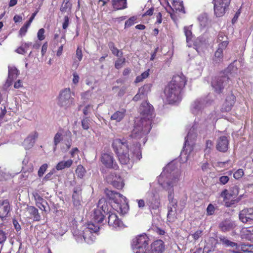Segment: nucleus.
Returning a JSON list of instances; mask_svg holds the SVG:
<instances>
[{
  "mask_svg": "<svg viewBox=\"0 0 253 253\" xmlns=\"http://www.w3.org/2000/svg\"><path fill=\"white\" fill-rule=\"evenodd\" d=\"M108 209H109V207H108ZM106 213L109 214L108 222L110 226L113 228H117L123 226L122 221L118 218L116 213L112 212L109 209H108V212Z\"/></svg>",
  "mask_w": 253,
  "mask_h": 253,
  "instance_id": "obj_17",
  "label": "nucleus"
},
{
  "mask_svg": "<svg viewBox=\"0 0 253 253\" xmlns=\"http://www.w3.org/2000/svg\"><path fill=\"white\" fill-rule=\"evenodd\" d=\"M219 181L222 184H226L229 180V178L227 176H222L219 177Z\"/></svg>",
  "mask_w": 253,
  "mask_h": 253,
  "instance_id": "obj_61",
  "label": "nucleus"
},
{
  "mask_svg": "<svg viewBox=\"0 0 253 253\" xmlns=\"http://www.w3.org/2000/svg\"><path fill=\"white\" fill-rule=\"evenodd\" d=\"M154 11V8L153 7H151L148 10H146L144 14H142V17H145V16H152Z\"/></svg>",
  "mask_w": 253,
  "mask_h": 253,
  "instance_id": "obj_56",
  "label": "nucleus"
},
{
  "mask_svg": "<svg viewBox=\"0 0 253 253\" xmlns=\"http://www.w3.org/2000/svg\"><path fill=\"white\" fill-rule=\"evenodd\" d=\"M239 192V188L237 186H234L229 189H224L221 192L220 196L223 199L226 207H231L240 201L239 198L235 199Z\"/></svg>",
  "mask_w": 253,
  "mask_h": 253,
  "instance_id": "obj_9",
  "label": "nucleus"
},
{
  "mask_svg": "<svg viewBox=\"0 0 253 253\" xmlns=\"http://www.w3.org/2000/svg\"><path fill=\"white\" fill-rule=\"evenodd\" d=\"M82 189L80 185H78L74 187L73 189V193L72 195V200L74 206L77 209L80 208L81 205Z\"/></svg>",
  "mask_w": 253,
  "mask_h": 253,
  "instance_id": "obj_19",
  "label": "nucleus"
},
{
  "mask_svg": "<svg viewBox=\"0 0 253 253\" xmlns=\"http://www.w3.org/2000/svg\"><path fill=\"white\" fill-rule=\"evenodd\" d=\"M106 195L111 199L114 201L115 204L117 205L116 210L118 212L122 214L126 213L128 210V207L126 203V198L120 193L116 191L110 190L106 189L105 190Z\"/></svg>",
  "mask_w": 253,
  "mask_h": 253,
  "instance_id": "obj_7",
  "label": "nucleus"
},
{
  "mask_svg": "<svg viewBox=\"0 0 253 253\" xmlns=\"http://www.w3.org/2000/svg\"><path fill=\"white\" fill-rule=\"evenodd\" d=\"M38 133L36 131L32 132L24 141L23 145L26 149L32 148L38 138Z\"/></svg>",
  "mask_w": 253,
  "mask_h": 253,
  "instance_id": "obj_21",
  "label": "nucleus"
},
{
  "mask_svg": "<svg viewBox=\"0 0 253 253\" xmlns=\"http://www.w3.org/2000/svg\"><path fill=\"white\" fill-rule=\"evenodd\" d=\"M126 63V58L119 56L115 62L114 66L116 69H121Z\"/></svg>",
  "mask_w": 253,
  "mask_h": 253,
  "instance_id": "obj_32",
  "label": "nucleus"
},
{
  "mask_svg": "<svg viewBox=\"0 0 253 253\" xmlns=\"http://www.w3.org/2000/svg\"><path fill=\"white\" fill-rule=\"evenodd\" d=\"M112 5L115 10H123L127 8L126 0H112Z\"/></svg>",
  "mask_w": 253,
  "mask_h": 253,
  "instance_id": "obj_26",
  "label": "nucleus"
},
{
  "mask_svg": "<svg viewBox=\"0 0 253 253\" xmlns=\"http://www.w3.org/2000/svg\"><path fill=\"white\" fill-rule=\"evenodd\" d=\"M72 4L68 0H65L63 1L61 7L60 11L61 12H66L67 11L68 9H70L71 8Z\"/></svg>",
  "mask_w": 253,
  "mask_h": 253,
  "instance_id": "obj_44",
  "label": "nucleus"
},
{
  "mask_svg": "<svg viewBox=\"0 0 253 253\" xmlns=\"http://www.w3.org/2000/svg\"><path fill=\"white\" fill-rule=\"evenodd\" d=\"M212 146V142L211 140H208L206 142V148L205 150L206 153H209Z\"/></svg>",
  "mask_w": 253,
  "mask_h": 253,
  "instance_id": "obj_57",
  "label": "nucleus"
},
{
  "mask_svg": "<svg viewBox=\"0 0 253 253\" xmlns=\"http://www.w3.org/2000/svg\"><path fill=\"white\" fill-rule=\"evenodd\" d=\"M10 211V205L7 200L0 201V219H3L6 217Z\"/></svg>",
  "mask_w": 253,
  "mask_h": 253,
  "instance_id": "obj_23",
  "label": "nucleus"
},
{
  "mask_svg": "<svg viewBox=\"0 0 253 253\" xmlns=\"http://www.w3.org/2000/svg\"><path fill=\"white\" fill-rule=\"evenodd\" d=\"M151 85L149 84H145L143 86L140 87L138 89V92L143 96L145 97L147 95V93L150 91Z\"/></svg>",
  "mask_w": 253,
  "mask_h": 253,
  "instance_id": "obj_33",
  "label": "nucleus"
},
{
  "mask_svg": "<svg viewBox=\"0 0 253 253\" xmlns=\"http://www.w3.org/2000/svg\"><path fill=\"white\" fill-rule=\"evenodd\" d=\"M140 109L141 111H153L154 108L149 102L145 101L142 103Z\"/></svg>",
  "mask_w": 253,
  "mask_h": 253,
  "instance_id": "obj_39",
  "label": "nucleus"
},
{
  "mask_svg": "<svg viewBox=\"0 0 253 253\" xmlns=\"http://www.w3.org/2000/svg\"><path fill=\"white\" fill-rule=\"evenodd\" d=\"M28 159L25 158L23 161V170L24 171V173H26V171L31 172L33 170V168L31 164H30L29 165H28Z\"/></svg>",
  "mask_w": 253,
  "mask_h": 253,
  "instance_id": "obj_35",
  "label": "nucleus"
},
{
  "mask_svg": "<svg viewBox=\"0 0 253 253\" xmlns=\"http://www.w3.org/2000/svg\"><path fill=\"white\" fill-rule=\"evenodd\" d=\"M229 78L224 75L217 76L211 80V86L216 93L220 94L222 92L224 87L228 83Z\"/></svg>",
  "mask_w": 253,
  "mask_h": 253,
  "instance_id": "obj_10",
  "label": "nucleus"
},
{
  "mask_svg": "<svg viewBox=\"0 0 253 253\" xmlns=\"http://www.w3.org/2000/svg\"><path fill=\"white\" fill-rule=\"evenodd\" d=\"M229 147V139L225 136H222L218 138L216 141V149L221 152H225Z\"/></svg>",
  "mask_w": 253,
  "mask_h": 253,
  "instance_id": "obj_20",
  "label": "nucleus"
},
{
  "mask_svg": "<svg viewBox=\"0 0 253 253\" xmlns=\"http://www.w3.org/2000/svg\"><path fill=\"white\" fill-rule=\"evenodd\" d=\"M35 200L36 201V205L41 209L42 210V207L39 204H42L43 203L47 204L46 202L37 193L33 194Z\"/></svg>",
  "mask_w": 253,
  "mask_h": 253,
  "instance_id": "obj_34",
  "label": "nucleus"
},
{
  "mask_svg": "<svg viewBox=\"0 0 253 253\" xmlns=\"http://www.w3.org/2000/svg\"><path fill=\"white\" fill-rule=\"evenodd\" d=\"M16 52L19 54H24L26 52V49L24 48L23 46L21 45L20 47H18Z\"/></svg>",
  "mask_w": 253,
  "mask_h": 253,
  "instance_id": "obj_64",
  "label": "nucleus"
},
{
  "mask_svg": "<svg viewBox=\"0 0 253 253\" xmlns=\"http://www.w3.org/2000/svg\"><path fill=\"white\" fill-rule=\"evenodd\" d=\"M76 172L78 176L82 178L84 176L85 170L84 168L82 166L79 165L77 168Z\"/></svg>",
  "mask_w": 253,
  "mask_h": 253,
  "instance_id": "obj_43",
  "label": "nucleus"
},
{
  "mask_svg": "<svg viewBox=\"0 0 253 253\" xmlns=\"http://www.w3.org/2000/svg\"><path fill=\"white\" fill-rule=\"evenodd\" d=\"M193 107L196 110H199L202 108L203 104L200 100H196L193 103Z\"/></svg>",
  "mask_w": 253,
  "mask_h": 253,
  "instance_id": "obj_53",
  "label": "nucleus"
},
{
  "mask_svg": "<svg viewBox=\"0 0 253 253\" xmlns=\"http://www.w3.org/2000/svg\"><path fill=\"white\" fill-rule=\"evenodd\" d=\"M76 56L78 58L79 61H81L83 58V53L81 47L78 46L76 50Z\"/></svg>",
  "mask_w": 253,
  "mask_h": 253,
  "instance_id": "obj_54",
  "label": "nucleus"
},
{
  "mask_svg": "<svg viewBox=\"0 0 253 253\" xmlns=\"http://www.w3.org/2000/svg\"><path fill=\"white\" fill-rule=\"evenodd\" d=\"M150 70L148 69L147 71L142 73L140 76L136 77L134 82L138 83L142 82L144 79H146L149 75Z\"/></svg>",
  "mask_w": 253,
  "mask_h": 253,
  "instance_id": "obj_36",
  "label": "nucleus"
},
{
  "mask_svg": "<svg viewBox=\"0 0 253 253\" xmlns=\"http://www.w3.org/2000/svg\"><path fill=\"white\" fill-rule=\"evenodd\" d=\"M240 249L244 252L253 253V244H243L240 246Z\"/></svg>",
  "mask_w": 253,
  "mask_h": 253,
  "instance_id": "obj_40",
  "label": "nucleus"
},
{
  "mask_svg": "<svg viewBox=\"0 0 253 253\" xmlns=\"http://www.w3.org/2000/svg\"><path fill=\"white\" fill-rule=\"evenodd\" d=\"M227 39V37L225 36V34L223 32H220L219 33L217 37L218 42H222L223 41H228Z\"/></svg>",
  "mask_w": 253,
  "mask_h": 253,
  "instance_id": "obj_51",
  "label": "nucleus"
},
{
  "mask_svg": "<svg viewBox=\"0 0 253 253\" xmlns=\"http://www.w3.org/2000/svg\"><path fill=\"white\" fill-rule=\"evenodd\" d=\"M47 167L48 166L46 164H44L38 170L39 176L41 177L43 175L44 173L45 172L47 168Z\"/></svg>",
  "mask_w": 253,
  "mask_h": 253,
  "instance_id": "obj_50",
  "label": "nucleus"
},
{
  "mask_svg": "<svg viewBox=\"0 0 253 253\" xmlns=\"http://www.w3.org/2000/svg\"><path fill=\"white\" fill-rule=\"evenodd\" d=\"M10 117L11 115L9 112H1L0 113V125L10 119Z\"/></svg>",
  "mask_w": 253,
  "mask_h": 253,
  "instance_id": "obj_38",
  "label": "nucleus"
},
{
  "mask_svg": "<svg viewBox=\"0 0 253 253\" xmlns=\"http://www.w3.org/2000/svg\"><path fill=\"white\" fill-rule=\"evenodd\" d=\"M108 46L114 55L117 57L119 56H122L123 54V52L117 48L114 42L111 41L108 42Z\"/></svg>",
  "mask_w": 253,
  "mask_h": 253,
  "instance_id": "obj_30",
  "label": "nucleus"
},
{
  "mask_svg": "<svg viewBox=\"0 0 253 253\" xmlns=\"http://www.w3.org/2000/svg\"><path fill=\"white\" fill-rule=\"evenodd\" d=\"M27 212L30 215V218L35 221H39L41 216L39 213L38 210L33 206H30L27 208Z\"/></svg>",
  "mask_w": 253,
  "mask_h": 253,
  "instance_id": "obj_28",
  "label": "nucleus"
},
{
  "mask_svg": "<svg viewBox=\"0 0 253 253\" xmlns=\"http://www.w3.org/2000/svg\"><path fill=\"white\" fill-rule=\"evenodd\" d=\"M185 35L186 37V40L188 42L192 38V33L191 30L188 27H185L184 28Z\"/></svg>",
  "mask_w": 253,
  "mask_h": 253,
  "instance_id": "obj_45",
  "label": "nucleus"
},
{
  "mask_svg": "<svg viewBox=\"0 0 253 253\" xmlns=\"http://www.w3.org/2000/svg\"><path fill=\"white\" fill-rule=\"evenodd\" d=\"M151 250L152 253H162L165 250L164 242L161 240L154 241L151 244Z\"/></svg>",
  "mask_w": 253,
  "mask_h": 253,
  "instance_id": "obj_25",
  "label": "nucleus"
},
{
  "mask_svg": "<svg viewBox=\"0 0 253 253\" xmlns=\"http://www.w3.org/2000/svg\"><path fill=\"white\" fill-rule=\"evenodd\" d=\"M244 172L242 169H239L235 173L233 174V177L236 179H239L241 178L244 175Z\"/></svg>",
  "mask_w": 253,
  "mask_h": 253,
  "instance_id": "obj_48",
  "label": "nucleus"
},
{
  "mask_svg": "<svg viewBox=\"0 0 253 253\" xmlns=\"http://www.w3.org/2000/svg\"><path fill=\"white\" fill-rule=\"evenodd\" d=\"M149 239L146 234L136 236L132 240L131 247L134 252L149 248Z\"/></svg>",
  "mask_w": 253,
  "mask_h": 253,
  "instance_id": "obj_11",
  "label": "nucleus"
},
{
  "mask_svg": "<svg viewBox=\"0 0 253 253\" xmlns=\"http://www.w3.org/2000/svg\"><path fill=\"white\" fill-rule=\"evenodd\" d=\"M69 24V19L68 16H65L64 18V21L62 24V28L64 30H66Z\"/></svg>",
  "mask_w": 253,
  "mask_h": 253,
  "instance_id": "obj_58",
  "label": "nucleus"
},
{
  "mask_svg": "<svg viewBox=\"0 0 253 253\" xmlns=\"http://www.w3.org/2000/svg\"><path fill=\"white\" fill-rule=\"evenodd\" d=\"M219 241L225 247H235L236 249H240V246H238L236 243L229 240L225 237L221 236L219 237Z\"/></svg>",
  "mask_w": 253,
  "mask_h": 253,
  "instance_id": "obj_29",
  "label": "nucleus"
},
{
  "mask_svg": "<svg viewBox=\"0 0 253 253\" xmlns=\"http://www.w3.org/2000/svg\"><path fill=\"white\" fill-rule=\"evenodd\" d=\"M82 126L84 129H87L89 128V120L87 118L83 119L82 121Z\"/></svg>",
  "mask_w": 253,
  "mask_h": 253,
  "instance_id": "obj_55",
  "label": "nucleus"
},
{
  "mask_svg": "<svg viewBox=\"0 0 253 253\" xmlns=\"http://www.w3.org/2000/svg\"><path fill=\"white\" fill-rule=\"evenodd\" d=\"M241 14V9H239L236 12L234 16L233 17V18H232V23L233 24H234L236 22V21H237L240 15Z\"/></svg>",
  "mask_w": 253,
  "mask_h": 253,
  "instance_id": "obj_62",
  "label": "nucleus"
},
{
  "mask_svg": "<svg viewBox=\"0 0 253 253\" xmlns=\"http://www.w3.org/2000/svg\"><path fill=\"white\" fill-rule=\"evenodd\" d=\"M75 93L71 89L65 88L62 89L57 98L58 105L67 109L75 105Z\"/></svg>",
  "mask_w": 253,
  "mask_h": 253,
  "instance_id": "obj_8",
  "label": "nucleus"
},
{
  "mask_svg": "<svg viewBox=\"0 0 253 253\" xmlns=\"http://www.w3.org/2000/svg\"><path fill=\"white\" fill-rule=\"evenodd\" d=\"M202 231L200 230H197L194 234H191V236L194 238L195 240H198L202 235Z\"/></svg>",
  "mask_w": 253,
  "mask_h": 253,
  "instance_id": "obj_60",
  "label": "nucleus"
},
{
  "mask_svg": "<svg viewBox=\"0 0 253 253\" xmlns=\"http://www.w3.org/2000/svg\"><path fill=\"white\" fill-rule=\"evenodd\" d=\"M1 227V226H0V244L3 243L6 239L5 234L2 230Z\"/></svg>",
  "mask_w": 253,
  "mask_h": 253,
  "instance_id": "obj_59",
  "label": "nucleus"
},
{
  "mask_svg": "<svg viewBox=\"0 0 253 253\" xmlns=\"http://www.w3.org/2000/svg\"><path fill=\"white\" fill-rule=\"evenodd\" d=\"M228 41H223L220 43L218 45V48L214 53V56L213 61L216 63H218L222 61L223 57V50L227 46Z\"/></svg>",
  "mask_w": 253,
  "mask_h": 253,
  "instance_id": "obj_16",
  "label": "nucleus"
},
{
  "mask_svg": "<svg viewBox=\"0 0 253 253\" xmlns=\"http://www.w3.org/2000/svg\"><path fill=\"white\" fill-rule=\"evenodd\" d=\"M172 4L173 8L168 2V5L170 9H172L173 11H174V9H175V11H178L183 13L185 12L184 7L182 1H181L180 0H173Z\"/></svg>",
  "mask_w": 253,
  "mask_h": 253,
  "instance_id": "obj_27",
  "label": "nucleus"
},
{
  "mask_svg": "<svg viewBox=\"0 0 253 253\" xmlns=\"http://www.w3.org/2000/svg\"><path fill=\"white\" fill-rule=\"evenodd\" d=\"M239 216L242 222L250 223L253 220V208L243 209L240 212Z\"/></svg>",
  "mask_w": 253,
  "mask_h": 253,
  "instance_id": "obj_18",
  "label": "nucleus"
},
{
  "mask_svg": "<svg viewBox=\"0 0 253 253\" xmlns=\"http://www.w3.org/2000/svg\"><path fill=\"white\" fill-rule=\"evenodd\" d=\"M219 227L222 231L226 232L233 230L236 227V224L232 220L226 219L221 222Z\"/></svg>",
  "mask_w": 253,
  "mask_h": 253,
  "instance_id": "obj_24",
  "label": "nucleus"
},
{
  "mask_svg": "<svg viewBox=\"0 0 253 253\" xmlns=\"http://www.w3.org/2000/svg\"><path fill=\"white\" fill-rule=\"evenodd\" d=\"M73 164V161L71 159L67 161H62L58 163L56 166V169L58 170L63 169L65 168H70Z\"/></svg>",
  "mask_w": 253,
  "mask_h": 253,
  "instance_id": "obj_31",
  "label": "nucleus"
},
{
  "mask_svg": "<svg viewBox=\"0 0 253 253\" xmlns=\"http://www.w3.org/2000/svg\"><path fill=\"white\" fill-rule=\"evenodd\" d=\"M44 33L45 30L43 28H41L38 31L37 36L40 41H42L45 39Z\"/></svg>",
  "mask_w": 253,
  "mask_h": 253,
  "instance_id": "obj_52",
  "label": "nucleus"
},
{
  "mask_svg": "<svg viewBox=\"0 0 253 253\" xmlns=\"http://www.w3.org/2000/svg\"><path fill=\"white\" fill-rule=\"evenodd\" d=\"M196 137L197 134L195 132V128L193 126L189 130L185 138L183 150L180 155L181 159L183 162L187 161L190 158V155L193 150Z\"/></svg>",
  "mask_w": 253,
  "mask_h": 253,
  "instance_id": "obj_5",
  "label": "nucleus"
},
{
  "mask_svg": "<svg viewBox=\"0 0 253 253\" xmlns=\"http://www.w3.org/2000/svg\"><path fill=\"white\" fill-rule=\"evenodd\" d=\"M155 116L154 112H141L140 116L135 119L133 129L130 136L136 140H140V141L131 147L130 154L129 153L128 145V143L130 144V142L121 139L113 140L112 146L121 164L127 165L130 162L139 160L141 158V143L145 144L147 141L146 135L151 129L152 119Z\"/></svg>",
  "mask_w": 253,
  "mask_h": 253,
  "instance_id": "obj_1",
  "label": "nucleus"
},
{
  "mask_svg": "<svg viewBox=\"0 0 253 253\" xmlns=\"http://www.w3.org/2000/svg\"><path fill=\"white\" fill-rule=\"evenodd\" d=\"M62 138V134L59 132H57L54 136V143L55 145L54 150L57 144L61 141Z\"/></svg>",
  "mask_w": 253,
  "mask_h": 253,
  "instance_id": "obj_46",
  "label": "nucleus"
},
{
  "mask_svg": "<svg viewBox=\"0 0 253 253\" xmlns=\"http://www.w3.org/2000/svg\"><path fill=\"white\" fill-rule=\"evenodd\" d=\"M100 160L102 164L106 168L115 170L119 168L113 157V154L111 152H103Z\"/></svg>",
  "mask_w": 253,
  "mask_h": 253,
  "instance_id": "obj_12",
  "label": "nucleus"
},
{
  "mask_svg": "<svg viewBox=\"0 0 253 253\" xmlns=\"http://www.w3.org/2000/svg\"><path fill=\"white\" fill-rule=\"evenodd\" d=\"M180 172L173 169L172 164H168L158 178L159 184L168 193V221L172 222L176 219L177 201L174 198V187L179 180Z\"/></svg>",
  "mask_w": 253,
  "mask_h": 253,
  "instance_id": "obj_2",
  "label": "nucleus"
},
{
  "mask_svg": "<svg viewBox=\"0 0 253 253\" xmlns=\"http://www.w3.org/2000/svg\"><path fill=\"white\" fill-rule=\"evenodd\" d=\"M231 0H213L214 12L216 17H221L228 8Z\"/></svg>",
  "mask_w": 253,
  "mask_h": 253,
  "instance_id": "obj_13",
  "label": "nucleus"
},
{
  "mask_svg": "<svg viewBox=\"0 0 253 253\" xmlns=\"http://www.w3.org/2000/svg\"><path fill=\"white\" fill-rule=\"evenodd\" d=\"M18 76V70L16 69H12L9 71L8 78L7 81L11 82L14 79H16Z\"/></svg>",
  "mask_w": 253,
  "mask_h": 253,
  "instance_id": "obj_41",
  "label": "nucleus"
},
{
  "mask_svg": "<svg viewBox=\"0 0 253 253\" xmlns=\"http://www.w3.org/2000/svg\"><path fill=\"white\" fill-rule=\"evenodd\" d=\"M146 204L150 209L157 210L161 206L159 196L153 192H148L146 194Z\"/></svg>",
  "mask_w": 253,
  "mask_h": 253,
  "instance_id": "obj_14",
  "label": "nucleus"
},
{
  "mask_svg": "<svg viewBox=\"0 0 253 253\" xmlns=\"http://www.w3.org/2000/svg\"><path fill=\"white\" fill-rule=\"evenodd\" d=\"M108 183L118 189H122L124 186L123 178L116 172H111L106 177Z\"/></svg>",
  "mask_w": 253,
  "mask_h": 253,
  "instance_id": "obj_15",
  "label": "nucleus"
},
{
  "mask_svg": "<svg viewBox=\"0 0 253 253\" xmlns=\"http://www.w3.org/2000/svg\"><path fill=\"white\" fill-rule=\"evenodd\" d=\"M124 117V112H115L111 116L112 120L120 122Z\"/></svg>",
  "mask_w": 253,
  "mask_h": 253,
  "instance_id": "obj_37",
  "label": "nucleus"
},
{
  "mask_svg": "<svg viewBox=\"0 0 253 253\" xmlns=\"http://www.w3.org/2000/svg\"><path fill=\"white\" fill-rule=\"evenodd\" d=\"M236 101V96L231 93L227 95L223 104V108L224 111H230Z\"/></svg>",
  "mask_w": 253,
  "mask_h": 253,
  "instance_id": "obj_22",
  "label": "nucleus"
},
{
  "mask_svg": "<svg viewBox=\"0 0 253 253\" xmlns=\"http://www.w3.org/2000/svg\"><path fill=\"white\" fill-rule=\"evenodd\" d=\"M156 17L157 20L155 24H161L162 22V15L161 12H159L158 13H156Z\"/></svg>",
  "mask_w": 253,
  "mask_h": 253,
  "instance_id": "obj_63",
  "label": "nucleus"
},
{
  "mask_svg": "<svg viewBox=\"0 0 253 253\" xmlns=\"http://www.w3.org/2000/svg\"><path fill=\"white\" fill-rule=\"evenodd\" d=\"M30 26L26 23L20 28L19 31V34L21 36H24L26 35L28 29Z\"/></svg>",
  "mask_w": 253,
  "mask_h": 253,
  "instance_id": "obj_47",
  "label": "nucleus"
},
{
  "mask_svg": "<svg viewBox=\"0 0 253 253\" xmlns=\"http://www.w3.org/2000/svg\"><path fill=\"white\" fill-rule=\"evenodd\" d=\"M98 230V225H95L93 223H88L84 227L83 230L73 229L72 233L78 242H82L84 241L88 244H91L95 240V236L93 233H96Z\"/></svg>",
  "mask_w": 253,
  "mask_h": 253,
  "instance_id": "obj_4",
  "label": "nucleus"
},
{
  "mask_svg": "<svg viewBox=\"0 0 253 253\" xmlns=\"http://www.w3.org/2000/svg\"><path fill=\"white\" fill-rule=\"evenodd\" d=\"M215 211V208L214 206L211 204H210L207 208V213L208 215H213Z\"/></svg>",
  "mask_w": 253,
  "mask_h": 253,
  "instance_id": "obj_49",
  "label": "nucleus"
},
{
  "mask_svg": "<svg viewBox=\"0 0 253 253\" xmlns=\"http://www.w3.org/2000/svg\"><path fill=\"white\" fill-rule=\"evenodd\" d=\"M137 20L136 16H133L130 17L125 22V28H128L133 25Z\"/></svg>",
  "mask_w": 253,
  "mask_h": 253,
  "instance_id": "obj_42",
  "label": "nucleus"
},
{
  "mask_svg": "<svg viewBox=\"0 0 253 253\" xmlns=\"http://www.w3.org/2000/svg\"><path fill=\"white\" fill-rule=\"evenodd\" d=\"M187 82V79L182 73L173 76L164 91L166 101L169 104L179 105L182 99Z\"/></svg>",
  "mask_w": 253,
  "mask_h": 253,
  "instance_id": "obj_3",
  "label": "nucleus"
},
{
  "mask_svg": "<svg viewBox=\"0 0 253 253\" xmlns=\"http://www.w3.org/2000/svg\"><path fill=\"white\" fill-rule=\"evenodd\" d=\"M109 205L105 198L100 199L96 208L93 210V212L90 215L92 222L89 223H93L95 225L99 226L98 224L102 223L104 218L103 212L106 213L108 212ZM99 227V226H98Z\"/></svg>",
  "mask_w": 253,
  "mask_h": 253,
  "instance_id": "obj_6",
  "label": "nucleus"
}]
</instances>
